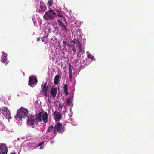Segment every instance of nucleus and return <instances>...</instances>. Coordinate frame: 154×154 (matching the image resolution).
<instances>
[{"label":"nucleus","instance_id":"obj_3","mask_svg":"<svg viewBox=\"0 0 154 154\" xmlns=\"http://www.w3.org/2000/svg\"><path fill=\"white\" fill-rule=\"evenodd\" d=\"M65 127L60 122H58L55 125L53 130V134L55 135L57 134V132L60 133H63L64 131Z\"/></svg>","mask_w":154,"mask_h":154},{"label":"nucleus","instance_id":"obj_10","mask_svg":"<svg viewBox=\"0 0 154 154\" xmlns=\"http://www.w3.org/2000/svg\"><path fill=\"white\" fill-rule=\"evenodd\" d=\"M47 85V82H45L43 84V87L42 89V91L43 92L44 95L45 97L47 96V94L49 89L48 86Z\"/></svg>","mask_w":154,"mask_h":154},{"label":"nucleus","instance_id":"obj_7","mask_svg":"<svg viewBox=\"0 0 154 154\" xmlns=\"http://www.w3.org/2000/svg\"><path fill=\"white\" fill-rule=\"evenodd\" d=\"M27 122L28 124L30 126L34 125L35 122L34 116L32 115H29L28 116H27Z\"/></svg>","mask_w":154,"mask_h":154},{"label":"nucleus","instance_id":"obj_11","mask_svg":"<svg viewBox=\"0 0 154 154\" xmlns=\"http://www.w3.org/2000/svg\"><path fill=\"white\" fill-rule=\"evenodd\" d=\"M57 89L56 87L52 88L50 90V94L52 97L54 98L57 93Z\"/></svg>","mask_w":154,"mask_h":154},{"label":"nucleus","instance_id":"obj_2","mask_svg":"<svg viewBox=\"0 0 154 154\" xmlns=\"http://www.w3.org/2000/svg\"><path fill=\"white\" fill-rule=\"evenodd\" d=\"M57 16V14L52 9H50L45 12L43 17L46 20H53Z\"/></svg>","mask_w":154,"mask_h":154},{"label":"nucleus","instance_id":"obj_18","mask_svg":"<svg viewBox=\"0 0 154 154\" xmlns=\"http://www.w3.org/2000/svg\"><path fill=\"white\" fill-rule=\"evenodd\" d=\"M19 110V109L17 111V114L16 116H15V118L17 120L18 122L19 121V113L18 111Z\"/></svg>","mask_w":154,"mask_h":154},{"label":"nucleus","instance_id":"obj_23","mask_svg":"<svg viewBox=\"0 0 154 154\" xmlns=\"http://www.w3.org/2000/svg\"><path fill=\"white\" fill-rule=\"evenodd\" d=\"M69 78H70V77L72 76V69L70 64L69 65Z\"/></svg>","mask_w":154,"mask_h":154},{"label":"nucleus","instance_id":"obj_34","mask_svg":"<svg viewBox=\"0 0 154 154\" xmlns=\"http://www.w3.org/2000/svg\"><path fill=\"white\" fill-rule=\"evenodd\" d=\"M59 107L61 109H62V105H59Z\"/></svg>","mask_w":154,"mask_h":154},{"label":"nucleus","instance_id":"obj_16","mask_svg":"<svg viewBox=\"0 0 154 154\" xmlns=\"http://www.w3.org/2000/svg\"><path fill=\"white\" fill-rule=\"evenodd\" d=\"M61 30L63 31L64 32L67 33L68 32L69 30L67 29L66 26L65 25H64L61 27Z\"/></svg>","mask_w":154,"mask_h":154},{"label":"nucleus","instance_id":"obj_19","mask_svg":"<svg viewBox=\"0 0 154 154\" xmlns=\"http://www.w3.org/2000/svg\"><path fill=\"white\" fill-rule=\"evenodd\" d=\"M82 46L81 44H80L78 46V47L79 48V49L80 52H84V51L83 50V48H82Z\"/></svg>","mask_w":154,"mask_h":154},{"label":"nucleus","instance_id":"obj_31","mask_svg":"<svg viewBox=\"0 0 154 154\" xmlns=\"http://www.w3.org/2000/svg\"><path fill=\"white\" fill-rule=\"evenodd\" d=\"M72 51H74V53L76 52V50L75 48H74L72 49Z\"/></svg>","mask_w":154,"mask_h":154},{"label":"nucleus","instance_id":"obj_38","mask_svg":"<svg viewBox=\"0 0 154 154\" xmlns=\"http://www.w3.org/2000/svg\"><path fill=\"white\" fill-rule=\"evenodd\" d=\"M7 62L5 64H6V65H7Z\"/></svg>","mask_w":154,"mask_h":154},{"label":"nucleus","instance_id":"obj_8","mask_svg":"<svg viewBox=\"0 0 154 154\" xmlns=\"http://www.w3.org/2000/svg\"><path fill=\"white\" fill-rule=\"evenodd\" d=\"M7 148L5 145L3 143L0 144V154H7Z\"/></svg>","mask_w":154,"mask_h":154},{"label":"nucleus","instance_id":"obj_24","mask_svg":"<svg viewBox=\"0 0 154 154\" xmlns=\"http://www.w3.org/2000/svg\"><path fill=\"white\" fill-rule=\"evenodd\" d=\"M70 100L69 99L67 100H66L67 105H68V106H69L70 105Z\"/></svg>","mask_w":154,"mask_h":154},{"label":"nucleus","instance_id":"obj_39","mask_svg":"<svg viewBox=\"0 0 154 154\" xmlns=\"http://www.w3.org/2000/svg\"><path fill=\"white\" fill-rule=\"evenodd\" d=\"M43 85L42 84V85H41L42 86H43Z\"/></svg>","mask_w":154,"mask_h":154},{"label":"nucleus","instance_id":"obj_9","mask_svg":"<svg viewBox=\"0 0 154 154\" xmlns=\"http://www.w3.org/2000/svg\"><path fill=\"white\" fill-rule=\"evenodd\" d=\"M53 116L54 119L56 121L60 120L62 118V115L57 111L54 112L53 113Z\"/></svg>","mask_w":154,"mask_h":154},{"label":"nucleus","instance_id":"obj_13","mask_svg":"<svg viewBox=\"0 0 154 154\" xmlns=\"http://www.w3.org/2000/svg\"><path fill=\"white\" fill-rule=\"evenodd\" d=\"M59 74L57 75L54 77V84L55 85L57 84L60 82V78Z\"/></svg>","mask_w":154,"mask_h":154},{"label":"nucleus","instance_id":"obj_37","mask_svg":"<svg viewBox=\"0 0 154 154\" xmlns=\"http://www.w3.org/2000/svg\"><path fill=\"white\" fill-rule=\"evenodd\" d=\"M78 60H77L76 61V63H77V62H78Z\"/></svg>","mask_w":154,"mask_h":154},{"label":"nucleus","instance_id":"obj_22","mask_svg":"<svg viewBox=\"0 0 154 154\" xmlns=\"http://www.w3.org/2000/svg\"><path fill=\"white\" fill-rule=\"evenodd\" d=\"M57 21L59 22V23L58 24V25L59 26H60L61 27H62L64 25V24L63 23H62L60 20H58Z\"/></svg>","mask_w":154,"mask_h":154},{"label":"nucleus","instance_id":"obj_29","mask_svg":"<svg viewBox=\"0 0 154 154\" xmlns=\"http://www.w3.org/2000/svg\"><path fill=\"white\" fill-rule=\"evenodd\" d=\"M46 38V36H44L43 37H42V42H45V41H44V38Z\"/></svg>","mask_w":154,"mask_h":154},{"label":"nucleus","instance_id":"obj_32","mask_svg":"<svg viewBox=\"0 0 154 154\" xmlns=\"http://www.w3.org/2000/svg\"><path fill=\"white\" fill-rule=\"evenodd\" d=\"M36 39H37V41H39V40L40 39V37H38V38H37Z\"/></svg>","mask_w":154,"mask_h":154},{"label":"nucleus","instance_id":"obj_21","mask_svg":"<svg viewBox=\"0 0 154 154\" xmlns=\"http://www.w3.org/2000/svg\"><path fill=\"white\" fill-rule=\"evenodd\" d=\"M57 21L59 22V23L58 24V25L59 26H60L61 27H62L64 25V24L63 23H62L60 20H58Z\"/></svg>","mask_w":154,"mask_h":154},{"label":"nucleus","instance_id":"obj_33","mask_svg":"<svg viewBox=\"0 0 154 154\" xmlns=\"http://www.w3.org/2000/svg\"><path fill=\"white\" fill-rule=\"evenodd\" d=\"M71 42V43H74V44H75V42L74 41H73V40H72Z\"/></svg>","mask_w":154,"mask_h":154},{"label":"nucleus","instance_id":"obj_26","mask_svg":"<svg viewBox=\"0 0 154 154\" xmlns=\"http://www.w3.org/2000/svg\"><path fill=\"white\" fill-rule=\"evenodd\" d=\"M48 5L50 6H52V2H51L50 1H48Z\"/></svg>","mask_w":154,"mask_h":154},{"label":"nucleus","instance_id":"obj_35","mask_svg":"<svg viewBox=\"0 0 154 154\" xmlns=\"http://www.w3.org/2000/svg\"><path fill=\"white\" fill-rule=\"evenodd\" d=\"M77 42H78V43L79 44V45L80 44H81L80 42V41L79 40H77Z\"/></svg>","mask_w":154,"mask_h":154},{"label":"nucleus","instance_id":"obj_17","mask_svg":"<svg viewBox=\"0 0 154 154\" xmlns=\"http://www.w3.org/2000/svg\"><path fill=\"white\" fill-rule=\"evenodd\" d=\"M54 127L53 126H51L50 127H48L47 130V132L48 133H50L51 132L53 131V130L54 129Z\"/></svg>","mask_w":154,"mask_h":154},{"label":"nucleus","instance_id":"obj_36","mask_svg":"<svg viewBox=\"0 0 154 154\" xmlns=\"http://www.w3.org/2000/svg\"><path fill=\"white\" fill-rule=\"evenodd\" d=\"M11 154H16L15 153H11Z\"/></svg>","mask_w":154,"mask_h":154},{"label":"nucleus","instance_id":"obj_5","mask_svg":"<svg viewBox=\"0 0 154 154\" xmlns=\"http://www.w3.org/2000/svg\"><path fill=\"white\" fill-rule=\"evenodd\" d=\"M38 81L35 76H31L29 78V85L32 87H33L35 84H37Z\"/></svg>","mask_w":154,"mask_h":154},{"label":"nucleus","instance_id":"obj_6","mask_svg":"<svg viewBox=\"0 0 154 154\" xmlns=\"http://www.w3.org/2000/svg\"><path fill=\"white\" fill-rule=\"evenodd\" d=\"M28 110L24 108L21 107L20 108V119L24 118L27 116L28 114Z\"/></svg>","mask_w":154,"mask_h":154},{"label":"nucleus","instance_id":"obj_14","mask_svg":"<svg viewBox=\"0 0 154 154\" xmlns=\"http://www.w3.org/2000/svg\"><path fill=\"white\" fill-rule=\"evenodd\" d=\"M68 85L67 84H65L63 86L64 93L66 96H67L69 93L68 91Z\"/></svg>","mask_w":154,"mask_h":154},{"label":"nucleus","instance_id":"obj_28","mask_svg":"<svg viewBox=\"0 0 154 154\" xmlns=\"http://www.w3.org/2000/svg\"><path fill=\"white\" fill-rule=\"evenodd\" d=\"M44 142H42L41 143H40L38 145V146H40L43 144Z\"/></svg>","mask_w":154,"mask_h":154},{"label":"nucleus","instance_id":"obj_4","mask_svg":"<svg viewBox=\"0 0 154 154\" xmlns=\"http://www.w3.org/2000/svg\"><path fill=\"white\" fill-rule=\"evenodd\" d=\"M0 112L2 113L6 118H8V121L11 118L10 111L7 107H2L0 109Z\"/></svg>","mask_w":154,"mask_h":154},{"label":"nucleus","instance_id":"obj_30","mask_svg":"<svg viewBox=\"0 0 154 154\" xmlns=\"http://www.w3.org/2000/svg\"><path fill=\"white\" fill-rule=\"evenodd\" d=\"M64 21L66 23V26H67V21L65 19V18H64Z\"/></svg>","mask_w":154,"mask_h":154},{"label":"nucleus","instance_id":"obj_25","mask_svg":"<svg viewBox=\"0 0 154 154\" xmlns=\"http://www.w3.org/2000/svg\"><path fill=\"white\" fill-rule=\"evenodd\" d=\"M63 43L64 46H66V45H67V42L66 41H63Z\"/></svg>","mask_w":154,"mask_h":154},{"label":"nucleus","instance_id":"obj_1","mask_svg":"<svg viewBox=\"0 0 154 154\" xmlns=\"http://www.w3.org/2000/svg\"><path fill=\"white\" fill-rule=\"evenodd\" d=\"M35 120L37 122L43 121L45 123H47L48 120V114L47 112H40L36 115Z\"/></svg>","mask_w":154,"mask_h":154},{"label":"nucleus","instance_id":"obj_27","mask_svg":"<svg viewBox=\"0 0 154 154\" xmlns=\"http://www.w3.org/2000/svg\"><path fill=\"white\" fill-rule=\"evenodd\" d=\"M57 15L59 17H62L63 16L59 12L57 14Z\"/></svg>","mask_w":154,"mask_h":154},{"label":"nucleus","instance_id":"obj_15","mask_svg":"<svg viewBox=\"0 0 154 154\" xmlns=\"http://www.w3.org/2000/svg\"><path fill=\"white\" fill-rule=\"evenodd\" d=\"M40 9L39 10V12H42L46 10V8L45 5H41L40 6Z\"/></svg>","mask_w":154,"mask_h":154},{"label":"nucleus","instance_id":"obj_20","mask_svg":"<svg viewBox=\"0 0 154 154\" xmlns=\"http://www.w3.org/2000/svg\"><path fill=\"white\" fill-rule=\"evenodd\" d=\"M87 57L88 58L91 59V60H95L93 56H92L91 54H88L87 55Z\"/></svg>","mask_w":154,"mask_h":154},{"label":"nucleus","instance_id":"obj_12","mask_svg":"<svg viewBox=\"0 0 154 154\" xmlns=\"http://www.w3.org/2000/svg\"><path fill=\"white\" fill-rule=\"evenodd\" d=\"M2 56L1 58V61L2 62L5 63L7 60V54L3 51L2 52Z\"/></svg>","mask_w":154,"mask_h":154}]
</instances>
